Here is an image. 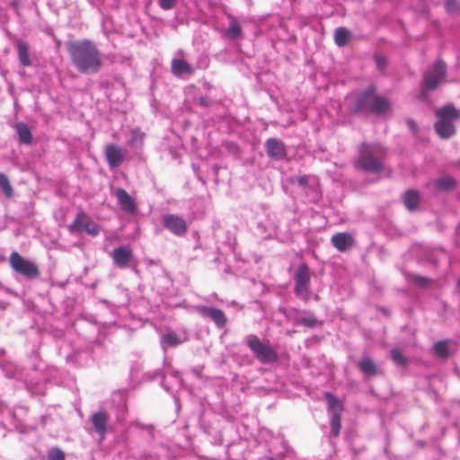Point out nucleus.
Returning <instances> with one entry per match:
<instances>
[{"label": "nucleus", "instance_id": "obj_15", "mask_svg": "<svg viewBox=\"0 0 460 460\" xmlns=\"http://www.w3.org/2000/svg\"><path fill=\"white\" fill-rule=\"evenodd\" d=\"M199 312L203 315L210 317L217 327L223 328L226 324V317L221 309L208 306H199Z\"/></svg>", "mask_w": 460, "mask_h": 460}, {"label": "nucleus", "instance_id": "obj_32", "mask_svg": "<svg viewBox=\"0 0 460 460\" xmlns=\"http://www.w3.org/2000/svg\"><path fill=\"white\" fill-rule=\"evenodd\" d=\"M391 355L396 365L402 367H406L408 365V358L402 355L399 349H393Z\"/></svg>", "mask_w": 460, "mask_h": 460}, {"label": "nucleus", "instance_id": "obj_9", "mask_svg": "<svg viewBox=\"0 0 460 460\" xmlns=\"http://www.w3.org/2000/svg\"><path fill=\"white\" fill-rule=\"evenodd\" d=\"M164 226L170 230L172 234L178 236L185 234L188 231V226L185 220L173 214H167L163 217Z\"/></svg>", "mask_w": 460, "mask_h": 460}, {"label": "nucleus", "instance_id": "obj_43", "mask_svg": "<svg viewBox=\"0 0 460 460\" xmlns=\"http://www.w3.org/2000/svg\"><path fill=\"white\" fill-rule=\"evenodd\" d=\"M458 284H459V286H460V279L458 280Z\"/></svg>", "mask_w": 460, "mask_h": 460}, {"label": "nucleus", "instance_id": "obj_37", "mask_svg": "<svg viewBox=\"0 0 460 460\" xmlns=\"http://www.w3.org/2000/svg\"><path fill=\"white\" fill-rule=\"evenodd\" d=\"M411 280L415 284H417L418 286L422 287V288L427 287L428 285H429L432 282L431 279H427L422 276H420V275H412Z\"/></svg>", "mask_w": 460, "mask_h": 460}, {"label": "nucleus", "instance_id": "obj_7", "mask_svg": "<svg viewBox=\"0 0 460 460\" xmlns=\"http://www.w3.org/2000/svg\"><path fill=\"white\" fill-rule=\"evenodd\" d=\"M68 230L71 234H82L84 232L92 236H96L100 233L98 225L82 209L77 212L74 221L68 226Z\"/></svg>", "mask_w": 460, "mask_h": 460}, {"label": "nucleus", "instance_id": "obj_27", "mask_svg": "<svg viewBox=\"0 0 460 460\" xmlns=\"http://www.w3.org/2000/svg\"><path fill=\"white\" fill-rule=\"evenodd\" d=\"M229 19H230V23H229V28L226 31V35L230 39L234 40L241 36L242 29H241V26L235 17L229 15Z\"/></svg>", "mask_w": 460, "mask_h": 460}, {"label": "nucleus", "instance_id": "obj_18", "mask_svg": "<svg viewBox=\"0 0 460 460\" xmlns=\"http://www.w3.org/2000/svg\"><path fill=\"white\" fill-rule=\"evenodd\" d=\"M358 367L362 373L367 376H374L381 374L376 362L369 357H364L358 361Z\"/></svg>", "mask_w": 460, "mask_h": 460}, {"label": "nucleus", "instance_id": "obj_24", "mask_svg": "<svg viewBox=\"0 0 460 460\" xmlns=\"http://www.w3.org/2000/svg\"><path fill=\"white\" fill-rule=\"evenodd\" d=\"M146 134L140 128H133L130 132L128 145L132 147L141 148L144 145Z\"/></svg>", "mask_w": 460, "mask_h": 460}, {"label": "nucleus", "instance_id": "obj_2", "mask_svg": "<svg viewBox=\"0 0 460 460\" xmlns=\"http://www.w3.org/2000/svg\"><path fill=\"white\" fill-rule=\"evenodd\" d=\"M385 149L380 144L362 143L356 167L369 172H380L384 170Z\"/></svg>", "mask_w": 460, "mask_h": 460}, {"label": "nucleus", "instance_id": "obj_39", "mask_svg": "<svg viewBox=\"0 0 460 460\" xmlns=\"http://www.w3.org/2000/svg\"><path fill=\"white\" fill-rule=\"evenodd\" d=\"M376 63L380 69H384L386 66V59L383 56H376Z\"/></svg>", "mask_w": 460, "mask_h": 460}, {"label": "nucleus", "instance_id": "obj_41", "mask_svg": "<svg viewBox=\"0 0 460 460\" xmlns=\"http://www.w3.org/2000/svg\"><path fill=\"white\" fill-rule=\"evenodd\" d=\"M297 182L300 185H305L307 183V178L305 176H301L297 179Z\"/></svg>", "mask_w": 460, "mask_h": 460}, {"label": "nucleus", "instance_id": "obj_25", "mask_svg": "<svg viewBox=\"0 0 460 460\" xmlns=\"http://www.w3.org/2000/svg\"><path fill=\"white\" fill-rule=\"evenodd\" d=\"M449 341L442 340L437 341L433 346V351L437 357L439 358L446 359L449 357V348H448Z\"/></svg>", "mask_w": 460, "mask_h": 460}, {"label": "nucleus", "instance_id": "obj_8", "mask_svg": "<svg viewBox=\"0 0 460 460\" xmlns=\"http://www.w3.org/2000/svg\"><path fill=\"white\" fill-rule=\"evenodd\" d=\"M295 293L299 296L307 297L311 280L310 270L305 263L300 264L295 271Z\"/></svg>", "mask_w": 460, "mask_h": 460}, {"label": "nucleus", "instance_id": "obj_36", "mask_svg": "<svg viewBox=\"0 0 460 460\" xmlns=\"http://www.w3.org/2000/svg\"><path fill=\"white\" fill-rule=\"evenodd\" d=\"M446 7L449 13H460V0H446Z\"/></svg>", "mask_w": 460, "mask_h": 460}, {"label": "nucleus", "instance_id": "obj_17", "mask_svg": "<svg viewBox=\"0 0 460 460\" xmlns=\"http://www.w3.org/2000/svg\"><path fill=\"white\" fill-rule=\"evenodd\" d=\"M132 257V251L127 247H118L112 252L113 262L119 268H126Z\"/></svg>", "mask_w": 460, "mask_h": 460}, {"label": "nucleus", "instance_id": "obj_34", "mask_svg": "<svg viewBox=\"0 0 460 460\" xmlns=\"http://www.w3.org/2000/svg\"><path fill=\"white\" fill-rule=\"evenodd\" d=\"M65 453L58 447H53L48 452V460H65Z\"/></svg>", "mask_w": 460, "mask_h": 460}, {"label": "nucleus", "instance_id": "obj_6", "mask_svg": "<svg viewBox=\"0 0 460 460\" xmlns=\"http://www.w3.org/2000/svg\"><path fill=\"white\" fill-rule=\"evenodd\" d=\"M446 75V64L442 61H437L432 70L424 74L422 93L420 98L427 99L426 92L435 90L438 85L442 82Z\"/></svg>", "mask_w": 460, "mask_h": 460}, {"label": "nucleus", "instance_id": "obj_26", "mask_svg": "<svg viewBox=\"0 0 460 460\" xmlns=\"http://www.w3.org/2000/svg\"><path fill=\"white\" fill-rule=\"evenodd\" d=\"M350 38V31L343 27H339L334 32V40L339 47L345 46Z\"/></svg>", "mask_w": 460, "mask_h": 460}, {"label": "nucleus", "instance_id": "obj_12", "mask_svg": "<svg viewBox=\"0 0 460 460\" xmlns=\"http://www.w3.org/2000/svg\"><path fill=\"white\" fill-rule=\"evenodd\" d=\"M91 420L95 432L100 436L101 439L103 440L107 432L109 414L102 411L94 412Z\"/></svg>", "mask_w": 460, "mask_h": 460}, {"label": "nucleus", "instance_id": "obj_29", "mask_svg": "<svg viewBox=\"0 0 460 460\" xmlns=\"http://www.w3.org/2000/svg\"><path fill=\"white\" fill-rule=\"evenodd\" d=\"M0 189L2 190L6 198L13 197V190L12 185L9 181L8 177L4 173H0Z\"/></svg>", "mask_w": 460, "mask_h": 460}, {"label": "nucleus", "instance_id": "obj_10", "mask_svg": "<svg viewBox=\"0 0 460 460\" xmlns=\"http://www.w3.org/2000/svg\"><path fill=\"white\" fill-rule=\"evenodd\" d=\"M106 161L111 168L119 167L124 161L123 149L114 144H108L104 151Z\"/></svg>", "mask_w": 460, "mask_h": 460}, {"label": "nucleus", "instance_id": "obj_21", "mask_svg": "<svg viewBox=\"0 0 460 460\" xmlns=\"http://www.w3.org/2000/svg\"><path fill=\"white\" fill-rule=\"evenodd\" d=\"M402 199L406 208L413 211L419 207L420 197L417 190H409L404 192Z\"/></svg>", "mask_w": 460, "mask_h": 460}, {"label": "nucleus", "instance_id": "obj_13", "mask_svg": "<svg viewBox=\"0 0 460 460\" xmlns=\"http://www.w3.org/2000/svg\"><path fill=\"white\" fill-rule=\"evenodd\" d=\"M267 155L273 159H283L286 156V147L282 141L269 138L265 143Z\"/></svg>", "mask_w": 460, "mask_h": 460}, {"label": "nucleus", "instance_id": "obj_35", "mask_svg": "<svg viewBox=\"0 0 460 460\" xmlns=\"http://www.w3.org/2000/svg\"><path fill=\"white\" fill-rule=\"evenodd\" d=\"M296 323L297 324H301V325L312 328V327H314L317 324V320H316V318L314 316L310 315V316H307V317L297 318L296 320Z\"/></svg>", "mask_w": 460, "mask_h": 460}, {"label": "nucleus", "instance_id": "obj_33", "mask_svg": "<svg viewBox=\"0 0 460 460\" xmlns=\"http://www.w3.org/2000/svg\"><path fill=\"white\" fill-rule=\"evenodd\" d=\"M163 342L166 343L168 346L173 347L179 345L181 341L175 332H169L164 335Z\"/></svg>", "mask_w": 460, "mask_h": 460}, {"label": "nucleus", "instance_id": "obj_20", "mask_svg": "<svg viewBox=\"0 0 460 460\" xmlns=\"http://www.w3.org/2000/svg\"><path fill=\"white\" fill-rule=\"evenodd\" d=\"M171 70L176 76H181L183 74H193V69L190 65L183 59H173L172 61Z\"/></svg>", "mask_w": 460, "mask_h": 460}, {"label": "nucleus", "instance_id": "obj_5", "mask_svg": "<svg viewBox=\"0 0 460 460\" xmlns=\"http://www.w3.org/2000/svg\"><path fill=\"white\" fill-rule=\"evenodd\" d=\"M11 268L18 274L28 279H36L40 277V270L38 266L23 258L19 252H13L9 257Z\"/></svg>", "mask_w": 460, "mask_h": 460}, {"label": "nucleus", "instance_id": "obj_23", "mask_svg": "<svg viewBox=\"0 0 460 460\" xmlns=\"http://www.w3.org/2000/svg\"><path fill=\"white\" fill-rule=\"evenodd\" d=\"M19 141L22 144L29 145L32 142V135L28 126L22 122L17 123L15 126Z\"/></svg>", "mask_w": 460, "mask_h": 460}, {"label": "nucleus", "instance_id": "obj_3", "mask_svg": "<svg viewBox=\"0 0 460 460\" xmlns=\"http://www.w3.org/2000/svg\"><path fill=\"white\" fill-rule=\"evenodd\" d=\"M438 120L435 124L436 133L444 139L449 138L456 133L454 122L459 118L458 111L453 105H447L436 111Z\"/></svg>", "mask_w": 460, "mask_h": 460}, {"label": "nucleus", "instance_id": "obj_16", "mask_svg": "<svg viewBox=\"0 0 460 460\" xmlns=\"http://www.w3.org/2000/svg\"><path fill=\"white\" fill-rule=\"evenodd\" d=\"M116 197L122 210L130 214L136 212L135 200L124 189H118L116 190Z\"/></svg>", "mask_w": 460, "mask_h": 460}, {"label": "nucleus", "instance_id": "obj_14", "mask_svg": "<svg viewBox=\"0 0 460 460\" xmlns=\"http://www.w3.org/2000/svg\"><path fill=\"white\" fill-rule=\"evenodd\" d=\"M331 242L339 252H345L355 243L354 237L349 233L335 234L332 236Z\"/></svg>", "mask_w": 460, "mask_h": 460}, {"label": "nucleus", "instance_id": "obj_11", "mask_svg": "<svg viewBox=\"0 0 460 460\" xmlns=\"http://www.w3.org/2000/svg\"><path fill=\"white\" fill-rule=\"evenodd\" d=\"M376 92V87L369 86L367 89H366L363 93L358 95L354 106L353 111L355 112L358 111H364L367 110L371 109V102L373 94Z\"/></svg>", "mask_w": 460, "mask_h": 460}, {"label": "nucleus", "instance_id": "obj_30", "mask_svg": "<svg viewBox=\"0 0 460 460\" xmlns=\"http://www.w3.org/2000/svg\"><path fill=\"white\" fill-rule=\"evenodd\" d=\"M455 181L452 177L445 176L436 181V186L440 190H447L454 187Z\"/></svg>", "mask_w": 460, "mask_h": 460}, {"label": "nucleus", "instance_id": "obj_19", "mask_svg": "<svg viewBox=\"0 0 460 460\" xmlns=\"http://www.w3.org/2000/svg\"><path fill=\"white\" fill-rule=\"evenodd\" d=\"M390 108L388 100L385 97L378 96L376 93L373 94L370 111L376 114H382Z\"/></svg>", "mask_w": 460, "mask_h": 460}, {"label": "nucleus", "instance_id": "obj_1", "mask_svg": "<svg viewBox=\"0 0 460 460\" xmlns=\"http://www.w3.org/2000/svg\"><path fill=\"white\" fill-rule=\"evenodd\" d=\"M67 51L75 69L85 75L97 74L103 60L97 46L89 40L67 43Z\"/></svg>", "mask_w": 460, "mask_h": 460}, {"label": "nucleus", "instance_id": "obj_22", "mask_svg": "<svg viewBox=\"0 0 460 460\" xmlns=\"http://www.w3.org/2000/svg\"><path fill=\"white\" fill-rule=\"evenodd\" d=\"M18 58L22 66H30L31 65L29 57V45L26 41L19 40L16 41Z\"/></svg>", "mask_w": 460, "mask_h": 460}, {"label": "nucleus", "instance_id": "obj_40", "mask_svg": "<svg viewBox=\"0 0 460 460\" xmlns=\"http://www.w3.org/2000/svg\"><path fill=\"white\" fill-rule=\"evenodd\" d=\"M199 103L203 107H208L210 105V101L207 97H199Z\"/></svg>", "mask_w": 460, "mask_h": 460}, {"label": "nucleus", "instance_id": "obj_42", "mask_svg": "<svg viewBox=\"0 0 460 460\" xmlns=\"http://www.w3.org/2000/svg\"><path fill=\"white\" fill-rule=\"evenodd\" d=\"M408 125L411 128V129H412L413 131L416 129L417 125L414 121L409 120Z\"/></svg>", "mask_w": 460, "mask_h": 460}, {"label": "nucleus", "instance_id": "obj_31", "mask_svg": "<svg viewBox=\"0 0 460 460\" xmlns=\"http://www.w3.org/2000/svg\"><path fill=\"white\" fill-rule=\"evenodd\" d=\"M332 433L334 437H338L341 428V414L337 411L332 412L331 419Z\"/></svg>", "mask_w": 460, "mask_h": 460}, {"label": "nucleus", "instance_id": "obj_38", "mask_svg": "<svg viewBox=\"0 0 460 460\" xmlns=\"http://www.w3.org/2000/svg\"><path fill=\"white\" fill-rule=\"evenodd\" d=\"M177 0H159V5L164 10H170L176 4Z\"/></svg>", "mask_w": 460, "mask_h": 460}, {"label": "nucleus", "instance_id": "obj_4", "mask_svg": "<svg viewBox=\"0 0 460 460\" xmlns=\"http://www.w3.org/2000/svg\"><path fill=\"white\" fill-rule=\"evenodd\" d=\"M246 344L261 364H270L278 361V353L269 344L262 343L256 335H249Z\"/></svg>", "mask_w": 460, "mask_h": 460}, {"label": "nucleus", "instance_id": "obj_28", "mask_svg": "<svg viewBox=\"0 0 460 460\" xmlns=\"http://www.w3.org/2000/svg\"><path fill=\"white\" fill-rule=\"evenodd\" d=\"M325 399L327 400L329 407L334 411H337L341 414L343 411V405L341 402L332 393H325Z\"/></svg>", "mask_w": 460, "mask_h": 460}]
</instances>
